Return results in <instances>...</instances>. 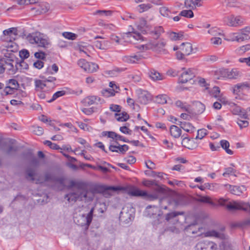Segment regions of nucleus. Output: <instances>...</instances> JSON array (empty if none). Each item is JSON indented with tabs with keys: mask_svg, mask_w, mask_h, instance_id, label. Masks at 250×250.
I'll return each instance as SVG.
<instances>
[{
	"mask_svg": "<svg viewBox=\"0 0 250 250\" xmlns=\"http://www.w3.org/2000/svg\"><path fill=\"white\" fill-rule=\"evenodd\" d=\"M73 188H75L76 190L65 195V199L71 204L74 203L77 200H84L85 202H87V184L84 182L71 180L69 182V185L68 186V188L71 189Z\"/></svg>",
	"mask_w": 250,
	"mask_h": 250,
	"instance_id": "nucleus-1",
	"label": "nucleus"
},
{
	"mask_svg": "<svg viewBox=\"0 0 250 250\" xmlns=\"http://www.w3.org/2000/svg\"><path fill=\"white\" fill-rule=\"evenodd\" d=\"M184 203L183 197L179 194H176L170 198H162L159 200V204L162 209H168V206L172 209H175Z\"/></svg>",
	"mask_w": 250,
	"mask_h": 250,
	"instance_id": "nucleus-2",
	"label": "nucleus"
},
{
	"mask_svg": "<svg viewBox=\"0 0 250 250\" xmlns=\"http://www.w3.org/2000/svg\"><path fill=\"white\" fill-rule=\"evenodd\" d=\"M106 189H112L113 191H116L123 190L124 189V188L120 186H106L104 185H96L93 187L91 189L88 190V185H87V202H90L93 200L95 194L102 193V192H105V190Z\"/></svg>",
	"mask_w": 250,
	"mask_h": 250,
	"instance_id": "nucleus-3",
	"label": "nucleus"
},
{
	"mask_svg": "<svg viewBox=\"0 0 250 250\" xmlns=\"http://www.w3.org/2000/svg\"><path fill=\"white\" fill-rule=\"evenodd\" d=\"M27 40L31 44H36L39 47L46 48L49 44L48 38L43 34L36 32L27 36Z\"/></svg>",
	"mask_w": 250,
	"mask_h": 250,
	"instance_id": "nucleus-4",
	"label": "nucleus"
},
{
	"mask_svg": "<svg viewBox=\"0 0 250 250\" xmlns=\"http://www.w3.org/2000/svg\"><path fill=\"white\" fill-rule=\"evenodd\" d=\"M204 235L205 237H215L223 240L220 246L222 250H233L230 243L227 241L228 236L223 232L212 230L205 232Z\"/></svg>",
	"mask_w": 250,
	"mask_h": 250,
	"instance_id": "nucleus-5",
	"label": "nucleus"
},
{
	"mask_svg": "<svg viewBox=\"0 0 250 250\" xmlns=\"http://www.w3.org/2000/svg\"><path fill=\"white\" fill-rule=\"evenodd\" d=\"M223 21L229 26L236 27L243 25L245 19L241 16L231 14L225 16L223 18Z\"/></svg>",
	"mask_w": 250,
	"mask_h": 250,
	"instance_id": "nucleus-6",
	"label": "nucleus"
},
{
	"mask_svg": "<svg viewBox=\"0 0 250 250\" xmlns=\"http://www.w3.org/2000/svg\"><path fill=\"white\" fill-rule=\"evenodd\" d=\"M65 179L63 177H59L55 173L49 171L45 172L44 177H40L36 179V183L42 184L47 182L57 183L60 185H63Z\"/></svg>",
	"mask_w": 250,
	"mask_h": 250,
	"instance_id": "nucleus-7",
	"label": "nucleus"
},
{
	"mask_svg": "<svg viewBox=\"0 0 250 250\" xmlns=\"http://www.w3.org/2000/svg\"><path fill=\"white\" fill-rule=\"evenodd\" d=\"M13 56L7 57L5 55V58L0 60V64L3 68V72L5 70H7L9 73L15 74L16 73V62Z\"/></svg>",
	"mask_w": 250,
	"mask_h": 250,
	"instance_id": "nucleus-8",
	"label": "nucleus"
},
{
	"mask_svg": "<svg viewBox=\"0 0 250 250\" xmlns=\"http://www.w3.org/2000/svg\"><path fill=\"white\" fill-rule=\"evenodd\" d=\"M250 34V26H247L240 30V32L239 33H233L229 39L231 41H237L238 42H241L245 40H248L250 39L249 34Z\"/></svg>",
	"mask_w": 250,
	"mask_h": 250,
	"instance_id": "nucleus-9",
	"label": "nucleus"
},
{
	"mask_svg": "<svg viewBox=\"0 0 250 250\" xmlns=\"http://www.w3.org/2000/svg\"><path fill=\"white\" fill-rule=\"evenodd\" d=\"M14 142L15 140L11 139H3L0 145V149L7 155H11L12 152H16L18 150V147L13 146Z\"/></svg>",
	"mask_w": 250,
	"mask_h": 250,
	"instance_id": "nucleus-10",
	"label": "nucleus"
},
{
	"mask_svg": "<svg viewBox=\"0 0 250 250\" xmlns=\"http://www.w3.org/2000/svg\"><path fill=\"white\" fill-rule=\"evenodd\" d=\"M94 210V208H92L86 215L83 214L80 216V219L77 221V224L88 229L92 220Z\"/></svg>",
	"mask_w": 250,
	"mask_h": 250,
	"instance_id": "nucleus-11",
	"label": "nucleus"
},
{
	"mask_svg": "<svg viewBox=\"0 0 250 250\" xmlns=\"http://www.w3.org/2000/svg\"><path fill=\"white\" fill-rule=\"evenodd\" d=\"M184 71L180 75L179 82L182 83H187L188 81L193 79L196 75V70L192 68L186 69L183 68Z\"/></svg>",
	"mask_w": 250,
	"mask_h": 250,
	"instance_id": "nucleus-12",
	"label": "nucleus"
},
{
	"mask_svg": "<svg viewBox=\"0 0 250 250\" xmlns=\"http://www.w3.org/2000/svg\"><path fill=\"white\" fill-rule=\"evenodd\" d=\"M220 76L229 79H236L239 75V72L236 69L229 70L226 68H222L219 71Z\"/></svg>",
	"mask_w": 250,
	"mask_h": 250,
	"instance_id": "nucleus-13",
	"label": "nucleus"
},
{
	"mask_svg": "<svg viewBox=\"0 0 250 250\" xmlns=\"http://www.w3.org/2000/svg\"><path fill=\"white\" fill-rule=\"evenodd\" d=\"M143 185L144 186L149 188L154 192H163L164 188L161 187L157 181L155 180H145L143 181Z\"/></svg>",
	"mask_w": 250,
	"mask_h": 250,
	"instance_id": "nucleus-14",
	"label": "nucleus"
},
{
	"mask_svg": "<svg viewBox=\"0 0 250 250\" xmlns=\"http://www.w3.org/2000/svg\"><path fill=\"white\" fill-rule=\"evenodd\" d=\"M217 245L211 241L200 242L196 246V250H216Z\"/></svg>",
	"mask_w": 250,
	"mask_h": 250,
	"instance_id": "nucleus-15",
	"label": "nucleus"
},
{
	"mask_svg": "<svg viewBox=\"0 0 250 250\" xmlns=\"http://www.w3.org/2000/svg\"><path fill=\"white\" fill-rule=\"evenodd\" d=\"M166 43V41L164 39H161L157 42H151L152 50L157 53H166V50L165 49V47Z\"/></svg>",
	"mask_w": 250,
	"mask_h": 250,
	"instance_id": "nucleus-16",
	"label": "nucleus"
},
{
	"mask_svg": "<svg viewBox=\"0 0 250 250\" xmlns=\"http://www.w3.org/2000/svg\"><path fill=\"white\" fill-rule=\"evenodd\" d=\"M82 103L85 106H89L94 104L102 103L101 99L97 96H87L82 101Z\"/></svg>",
	"mask_w": 250,
	"mask_h": 250,
	"instance_id": "nucleus-17",
	"label": "nucleus"
},
{
	"mask_svg": "<svg viewBox=\"0 0 250 250\" xmlns=\"http://www.w3.org/2000/svg\"><path fill=\"white\" fill-rule=\"evenodd\" d=\"M49 9V5L45 2H38L36 4L35 7L32 8V10H36L38 14L45 13L48 11Z\"/></svg>",
	"mask_w": 250,
	"mask_h": 250,
	"instance_id": "nucleus-18",
	"label": "nucleus"
},
{
	"mask_svg": "<svg viewBox=\"0 0 250 250\" xmlns=\"http://www.w3.org/2000/svg\"><path fill=\"white\" fill-rule=\"evenodd\" d=\"M151 99V95L146 91L140 90L138 92L139 102L144 104H146Z\"/></svg>",
	"mask_w": 250,
	"mask_h": 250,
	"instance_id": "nucleus-19",
	"label": "nucleus"
},
{
	"mask_svg": "<svg viewBox=\"0 0 250 250\" xmlns=\"http://www.w3.org/2000/svg\"><path fill=\"white\" fill-rule=\"evenodd\" d=\"M142 59V56L140 54L131 56H125L123 58L124 62L129 63H137Z\"/></svg>",
	"mask_w": 250,
	"mask_h": 250,
	"instance_id": "nucleus-20",
	"label": "nucleus"
},
{
	"mask_svg": "<svg viewBox=\"0 0 250 250\" xmlns=\"http://www.w3.org/2000/svg\"><path fill=\"white\" fill-rule=\"evenodd\" d=\"M94 45L98 49L101 50H106L110 48L111 42L108 41H96L94 42Z\"/></svg>",
	"mask_w": 250,
	"mask_h": 250,
	"instance_id": "nucleus-21",
	"label": "nucleus"
},
{
	"mask_svg": "<svg viewBox=\"0 0 250 250\" xmlns=\"http://www.w3.org/2000/svg\"><path fill=\"white\" fill-rule=\"evenodd\" d=\"M226 186L229 187V190L231 193L236 195H240L243 191L245 190L244 186L238 187L229 185H226Z\"/></svg>",
	"mask_w": 250,
	"mask_h": 250,
	"instance_id": "nucleus-22",
	"label": "nucleus"
},
{
	"mask_svg": "<svg viewBox=\"0 0 250 250\" xmlns=\"http://www.w3.org/2000/svg\"><path fill=\"white\" fill-rule=\"evenodd\" d=\"M149 77L154 81H160L164 79V76L155 69H150L148 72Z\"/></svg>",
	"mask_w": 250,
	"mask_h": 250,
	"instance_id": "nucleus-23",
	"label": "nucleus"
},
{
	"mask_svg": "<svg viewBox=\"0 0 250 250\" xmlns=\"http://www.w3.org/2000/svg\"><path fill=\"white\" fill-rule=\"evenodd\" d=\"M164 32V30L162 26H156L150 31V34L153 39H158Z\"/></svg>",
	"mask_w": 250,
	"mask_h": 250,
	"instance_id": "nucleus-24",
	"label": "nucleus"
},
{
	"mask_svg": "<svg viewBox=\"0 0 250 250\" xmlns=\"http://www.w3.org/2000/svg\"><path fill=\"white\" fill-rule=\"evenodd\" d=\"M179 125L181 128L187 132L192 133L195 130V128L190 123L186 122H179Z\"/></svg>",
	"mask_w": 250,
	"mask_h": 250,
	"instance_id": "nucleus-25",
	"label": "nucleus"
},
{
	"mask_svg": "<svg viewBox=\"0 0 250 250\" xmlns=\"http://www.w3.org/2000/svg\"><path fill=\"white\" fill-rule=\"evenodd\" d=\"M169 132L171 136L174 138H178L181 136L182 130L177 126L172 125L170 127Z\"/></svg>",
	"mask_w": 250,
	"mask_h": 250,
	"instance_id": "nucleus-26",
	"label": "nucleus"
},
{
	"mask_svg": "<svg viewBox=\"0 0 250 250\" xmlns=\"http://www.w3.org/2000/svg\"><path fill=\"white\" fill-rule=\"evenodd\" d=\"M180 48L185 55H189L192 51V44L189 42L183 43Z\"/></svg>",
	"mask_w": 250,
	"mask_h": 250,
	"instance_id": "nucleus-27",
	"label": "nucleus"
},
{
	"mask_svg": "<svg viewBox=\"0 0 250 250\" xmlns=\"http://www.w3.org/2000/svg\"><path fill=\"white\" fill-rule=\"evenodd\" d=\"M246 88H250V83L248 82L238 83L234 86L233 93H238L240 91V89L244 90Z\"/></svg>",
	"mask_w": 250,
	"mask_h": 250,
	"instance_id": "nucleus-28",
	"label": "nucleus"
},
{
	"mask_svg": "<svg viewBox=\"0 0 250 250\" xmlns=\"http://www.w3.org/2000/svg\"><path fill=\"white\" fill-rule=\"evenodd\" d=\"M175 105L178 107L181 108L183 110L187 111L188 113L191 114L192 113L190 106L186 103H183L182 101L178 100L175 102Z\"/></svg>",
	"mask_w": 250,
	"mask_h": 250,
	"instance_id": "nucleus-29",
	"label": "nucleus"
},
{
	"mask_svg": "<svg viewBox=\"0 0 250 250\" xmlns=\"http://www.w3.org/2000/svg\"><path fill=\"white\" fill-rule=\"evenodd\" d=\"M26 176L25 178L31 182L35 181L34 176L36 174L35 170L30 167H28L25 171Z\"/></svg>",
	"mask_w": 250,
	"mask_h": 250,
	"instance_id": "nucleus-30",
	"label": "nucleus"
},
{
	"mask_svg": "<svg viewBox=\"0 0 250 250\" xmlns=\"http://www.w3.org/2000/svg\"><path fill=\"white\" fill-rule=\"evenodd\" d=\"M129 194L133 196L144 197L147 194V192L140 190L138 188H134L129 191Z\"/></svg>",
	"mask_w": 250,
	"mask_h": 250,
	"instance_id": "nucleus-31",
	"label": "nucleus"
},
{
	"mask_svg": "<svg viewBox=\"0 0 250 250\" xmlns=\"http://www.w3.org/2000/svg\"><path fill=\"white\" fill-rule=\"evenodd\" d=\"M99 66L98 64L93 62H87V64H86L85 71L88 73H93L96 72Z\"/></svg>",
	"mask_w": 250,
	"mask_h": 250,
	"instance_id": "nucleus-32",
	"label": "nucleus"
},
{
	"mask_svg": "<svg viewBox=\"0 0 250 250\" xmlns=\"http://www.w3.org/2000/svg\"><path fill=\"white\" fill-rule=\"evenodd\" d=\"M115 116L118 121L125 122L129 118V115L125 112H123L121 113H115Z\"/></svg>",
	"mask_w": 250,
	"mask_h": 250,
	"instance_id": "nucleus-33",
	"label": "nucleus"
},
{
	"mask_svg": "<svg viewBox=\"0 0 250 250\" xmlns=\"http://www.w3.org/2000/svg\"><path fill=\"white\" fill-rule=\"evenodd\" d=\"M197 225L196 224H191L190 225H188L187 228L186 229L188 231H191V233L192 234H197L198 236H200L202 234V233H198V232H201L202 230L203 229V228L202 227H197V230L194 229V228H196Z\"/></svg>",
	"mask_w": 250,
	"mask_h": 250,
	"instance_id": "nucleus-34",
	"label": "nucleus"
},
{
	"mask_svg": "<svg viewBox=\"0 0 250 250\" xmlns=\"http://www.w3.org/2000/svg\"><path fill=\"white\" fill-rule=\"evenodd\" d=\"M195 113L200 114L205 110V105L200 102H196L195 103Z\"/></svg>",
	"mask_w": 250,
	"mask_h": 250,
	"instance_id": "nucleus-35",
	"label": "nucleus"
},
{
	"mask_svg": "<svg viewBox=\"0 0 250 250\" xmlns=\"http://www.w3.org/2000/svg\"><path fill=\"white\" fill-rule=\"evenodd\" d=\"M220 145L221 147L224 149L226 152L230 155H232L233 154V151L229 149V143L228 141L222 140L220 141Z\"/></svg>",
	"mask_w": 250,
	"mask_h": 250,
	"instance_id": "nucleus-36",
	"label": "nucleus"
},
{
	"mask_svg": "<svg viewBox=\"0 0 250 250\" xmlns=\"http://www.w3.org/2000/svg\"><path fill=\"white\" fill-rule=\"evenodd\" d=\"M132 31H129L126 33L127 37H132L136 40H143V37L139 33L134 32V29L132 28Z\"/></svg>",
	"mask_w": 250,
	"mask_h": 250,
	"instance_id": "nucleus-37",
	"label": "nucleus"
},
{
	"mask_svg": "<svg viewBox=\"0 0 250 250\" xmlns=\"http://www.w3.org/2000/svg\"><path fill=\"white\" fill-rule=\"evenodd\" d=\"M185 212L184 211H174L167 213L166 216V220L167 221H169L171 219L176 217L178 215H184Z\"/></svg>",
	"mask_w": 250,
	"mask_h": 250,
	"instance_id": "nucleus-38",
	"label": "nucleus"
},
{
	"mask_svg": "<svg viewBox=\"0 0 250 250\" xmlns=\"http://www.w3.org/2000/svg\"><path fill=\"white\" fill-rule=\"evenodd\" d=\"M6 85L13 87V88L16 90H17L19 87V84L16 79H10L6 81Z\"/></svg>",
	"mask_w": 250,
	"mask_h": 250,
	"instance_id": "nucleus-39",
	"label": "nucleus"
},
{
	"mask_svg": "<svg viewBox=\"0 0 250 250\" xmlns=\"http://www.w3.org/2000/svg\"><path fill=\"white\" fill-rule=\"evenodd\" d=\"M16 72L19 70H21V69H26L28 68V64L24 62L23 60L21 61L20 62H18L16 61Z\"/></svg>",
	"mask_w": 250,
	"mask_h": 250,
	"instance_id": "nucleus-40",
	"label": "nucleus"
},
{
	"mask_svg": "<svg viewBox=\"0 0 250 250\" xmlns=\"http://www.w3.org/2000/svg\"><path fill=\"white\" fill-rule=\"evenodd\" d=\"M226 5L228 7H239L241 3L237 0H225Z\"/></svg>",
	"mask_w": 250,
	"mask_h": 250,
	"instance_id": "nucleus-41",
	"label": "nucleus"
},
{
	"mask_svg": "<svg viewBox=\"0 0 250 250\" xmlns=\"http://www.w3.org/2000/svg\"><path fill=\"white\" fill-rule=\"evenodd\" d=\"M179 15L187 18H191L194 17V14L191 9L184 10L180 12Z\"/></svg>",
	"mask_w": 250,
	"mask_h": 250,
	"instance_id": "nucleus-42",
	"label": "nucleus"
},
{
	"mask_svg": "<svg viewBox=\"0 0 250 250\" xmlns=\"http://www.w3.org/2000/svg\"><path fill=\"white\" fill-rule=\"evenodd\" d=\"M117 92L118 91H115L114 89H106L102 91L103 96L106 97L114 96L115 93Z\"/></svg>",
	"mask_w": 250,
	"mask_h": 250,
	"instance_id": "nucleus-43",
	"label": "nucleus"
},
{
	"mask_svg": "<svg viewBox=\"0 0 250 250\" xmlns=\"http://www.w3.org/2000/svg\"><path fill=\"white\" fill-rule=\"evenodd\" d=\"M65 93L66 92L64 90L57 91L53 94L52 98L50 100H48L47 102L48 103H51L54 101L57 98L64 95Z\"/></svg>",
	"mask_w": 250,
	"mask_h": 250,
	"instance_id": "nucleus-44",
	"label": "nucleus"
},
{
	"mask_svg": "<svg viewBox=\"0 0 250 250\" xmlns=\"http://www.w3.org/2000/svg\"><path fill=\"white\" fill-rule=\"evenodd\" d=\"M32 132L35 135L40 136L43 133V129L40 126H33L31 127Z\"/></svg>",
	"mask_w": 250,
	"mask_h": 250,
	"instance_id": "nucleus-45",
	"label": "nucleus"
},
{
	"mask_svg": "<svg viewBox=\"0 0 250 250\" xmlns=\"http://www.w3.org/2000/svg\"><path fill=\"white\" fill-rule=\"evenodd\" d=\"M45 82L40 80H36L35 81V84L36 88L37 90H42L46 86Z\"/></svg>",
	"mask_w": 250,
	"mask_h": 250,
	"instance_id": "nucleus-46",
	"label": "nucleus"
},
{
	"mask_svg": "<svg viewBox=\"0 0 250 250\" xmlns=\"http://www.w3.org/2000/svg\"><path fill=\"white\" fill-rule=\"evenodd\" d=\"M3 34L5 36H12V35H17L18 34L16 28H10L3 31Z\"/></svg>",
	"mask_w": 250,
	"mask_h": 250,
	"instance_id": "nucleus-47",
	"label": "nucleus"
},
{
	"mask_svg": "<svg viewBox=\"0 0 250 250\" xmlns=\"http://www.w3.org/2000/svg\"><path fill=\"white\" fill-rule=\"evenodd\" d=\"M4 88L3 90V93H2L5 95H11L14 94L15 92L17 91L14 89L13 87H10L7 85L5 84V86L4 87Z\"/></svg>",
	"mask_w": 250,
	"mask_h": 250,
	"instance_id": "nucleus-48",
	"label": "nucleus"
},
{
	"mask_svg": "<svg viewBox=\"0 0 250 250\" xmlns=\"http://www.w3.org/2000/svg\"><path fill=\"white\" fill-rule=\"evenodd\" d=\"M181 138H182L181 143L182 146L189 149H191L192 148H191L189 145L190 139L187 136V135L185 136L184 134L181 136Z\"/></svg>",
	"mask_w": 250,
	"mask_h": 250,
	"instance_id": "nucleus-49",
	"label": "nucleus"
},
{
	"mask_svg": "<svg viewBox=\"0 0 250 250\" xmlns=\"http://www.w3.org/2000/svg\"><path fill=\"white\" fill-rule=\"evenodd\" d=\"M232 112L234 114L240 115H242L243 116V118H244V119L247 118L246 113L245 112V111H242L241 108L239 106L235 107L233 109Z\"/></svg>",
	"mask_w": 250,
	"mask_h": 250,
	"instance_id": "nucleus-50",
	"label": "nucleus"
},
{
	"mask_svg": "<svg viewBox=\"0 0 250 250\" xmlns=\"http://www.w3.org/2000/svg\"><path fill=\"white\" fill-rule=\"evenodd\" d=\"M113 12L111 10H97L94 13V15H99L102 16H111Z\"/></svg>",
	"mask_w": 250,
	"mask_h": 250,
	"instance_id": "nucleus-51",
	"label": "nucleus"
},
{
	"mask_svg": "<svg viewBox=\"0 0 250 250\" xmlns=\"http://www.w3.org/2000/svg\"><path fill=\"white\" fill-rule=\"evenodd\" d=\"M152 7L151 4H142L138 6V10L140 13H142L150 9Z\"/></svg>",
	"mask_w": 250,
	"mask_h": 250,
	"instance_id": "nucleus-52",
	"label": "nucleus"
},
{
	"mask_svg": "<svg viewBox=\"0 0 250 250\" xmlns=\"http://www.w3.org/2000/svg\"><path fill=\"white\" fill-rule=\"evenodd\" d=\"M146 211L147 212L148 215L149 216H151L152 215L156 214L154 212H156L158 210V208L155 206L153 207L151 206H148L146 207Z\"/></svg>",
	"mask_w": 250,
	"mask_h": 250,
	"instance_id": "nucleus-53",
	"label": "nucleus"
},
{
	"mask_svg": "<svg viewBox=\"0 0 250 250\" xmlns=\"http://www.w3.org/2000/svg\"><path fill=\"white\" fill-rule=\"evenodd\" d=\"M62 36L66 39L68 40H75L78 35L72 32H65L62 33Z\"/></svg>",
	"mask_w": 250,
	"mask_h": 250,
	"instance_id": "nucleus-54",
	"label": "nucleus"
},
{
	"mask_svg": "<svg viewBox=\"0 0 250 250\" xmlns=\"http://www.w3.org/2000/svg\"><path fill=\"white\" fill-rule=\"evenodd\" d=\"M146 25V21L144 18H141L139 19V23L137 25L138 29L141 31L142 32L145 31L143 29Z\"/></svg>",
	"mask_w": 250,
	"mask_h": 250,
	"instance_id": "nucleus-55",
	"label": "nucleus"
},
{
	"mask_svg": "<svg viewBox=\"0 0 250 250\" xmlns=\"http://www.w3.org/2000/svg\"><path fill=\"white\" fill-rule=\"evenodd\" d=\"M183 35L182 33H176L175 32H171L169 34V38L170 40L173 41H176V40H181V38L183 37Z\"/></svg>",
	"mask_w": 250,
	"mask_h": 250,
	"instance_id": "nucleus-56",
	"label": "nucleus"
},
{
	"mask_svg": "<svg viewBox=\"0 0 250 250\" xmlns=\"http://www.w3.org/2000/svg\"><path fill=\"white\" fill-rule=\"evenodd\" d=\"M97 204L100 207L98 208V211L101 213H104L107 209V205L104 202H98Z\"/></svg>",
	"mask_w": 250,
	"mask_h": 250,
	"instance_id": "nucleus-57",
	"label": "nucleus"
},
{
	"mask_svg": "<svg viewBox=\"0 0 250 250\" xmlns=\"http://www.w3.org/2000/svg\"><path fill=\"white\" fill-rule=\"evenodd\" d=\"M19 56L23 60L29 57V52L27 50L23 49L19 52Z\"/></svg>",
	"mask_w": 250,
	"mask_h": 250,
	"instance_id": "nucleus-58",
	"label": "nucleus"
},
{
	"mask_svg": "<svg viewBox=\"0 0 250 250\" xmlns=\"http://www.w3.org/2000/svg\"><path fill=\"white\" fill-rule=\"evenodd\" d=\"M159 11L161 14L164 17H169L170 11L168 8L166 7H162L160 8Z\"/></svg>",
	"mask_w": 250,
	"mask_h": 250,
	"instance_id": "nucleus-59",
	"label": "nucleus"
},
{
	"mask_svg": "<svg viewBox=\"0 0 250 250\" xmlns=\"http://www.w3.org/2000/svg\"><path fill=\"white\" fill-rule=\"evenodd\" d=\"M44 144L47 145L50 148L54 149V150H58L60 148V146L57 145V144L55 143H52L50 141H45L44 142Z\"/></svg>",
	"mask_w": 250,
	"mask_h": 250,
	"instance_id": "nucleus-60",
	"label": "nucleus"
},
{
	"mask_svg": "<svg viewBox=\"0 0 250 250\" xmlns=\"http://www.w3.org/2000/svg\"><path fill=\"white\" fill-rule=\"evenodd\" d=\"M207 134V130L206 129L203 128L199 129L197 131V135L196 139H202Z\"/></svg>",
	"mask_w": 250,
	"mask_h": 250,
	"instance_id": "nucleus-61",
	"label": "nucleus"
},
{
	"mask_svg": "<svg viewBox=\"0 0 250 250\" xmlns=\"http://www.w3.org/2000/svg\"><path fill=\"white\" fill-rule=\"evenodd\" d=\"M160 192H154V193L149 194L147 193V194L144 196L146 199L150 200H154L158 198V193Z\"/></svg>",
	"mask_w": 250,
	"mask_h": 250,
	"instance_id": "nucleus-62",
	"label": "nucleus"
},
{
	"mask_svg": "<svg viewBox=\"0 0 250 250\" xmlns=\"http://www.w3.org/2000/svg\"><path fill=\"white\" fill-rule=\"evenodd\" d=\"M103 135L104 136L107 135L109 138H111L116 140L118 134L113 131H104L103 132Z\"/></svg>",
	"mask_w": 250,
	"mask_h": 250,
	"instance_id": "nucleus-63",
	"label": "nucleus"
},
{
	"mask_svg": "<svg viewBox=\"0 0 250 250\" xmlns=\"http://www.w3.org/2000/svg\"><path fill=\"white\" fill-rule=\"evenodd\" d=\"M250 50V44H248L242 46L237 49V52L239 54H242L246 51Z\"/></svg>",
	"mask_w": 250,
	"mask_h": 250,
	"instance_id": "nucleus-64",
	"label": "nucleus"
}]
</instances>
